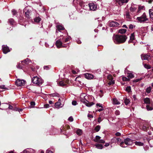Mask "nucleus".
<instances>
[{"instance_id": "44", "label": "nucleus", "mask_w": 153, "mask_h": 153, "mask_svg": "<svg viewBox=\"0 0 153 153\" xmlns=\"http://www.w3.org/2000/svg\"><path fill=\"white\" fill-rule=\"evenodd\" d=\"M0 88L2 89H7L5 87L4 85H0Z\"/></svg>"}, {"instance_id": "51", "label": "nucleus", "mask_w": 153, "mask_h": 153, "mask_svg": "<svg viewBox=\"0 0 153 153\" xmlns=\"http://www.w3.org/2000/svg\"><path fill=\"white\" fill-rule=\"evenodd\" d=\"M50 66H45L44 67V68L45 69L47 70L49 69Z\"/></svg>"}, {"instance_id": "6", "label": "nucleus", "mask_w": 153, "mask_h": 153, "mask_svg": "<svg viewBox=\"0 0 153 153\" xmlns=\"http://www.w3.org/2000/svg\"><path fill=\"white\" fill-rule=\"evenodd\" d=\"M136 20L138 22L144 23L148 20V19L147 18L145 13H144L141 16L137 17Z\"/></svg>"}, {"instance_id": "3", "label": "nucleus", "mask_w": 153, "mask_h": 153, "mask_svg": "<svg viewBox=\"0 0 153 153\" xmlns=\"http://www.w3.org/2000/svg\"><path fill=\"white\" fill-rule=\"evenodd\" d=\"M56 27V33L57 36L58 37L63 36V31L65 30L64 27L61 25H57Z\"/></svg>"}, {"instance_id": "25", "label": "nucleus", "mask_w": 153, "mask_h": 153, "mask_svg": "<svg viewBox=\"0 0 153 153\" xmlns=\"http://www.w3.org/2000/svg\"><path fill=\"white\" fill-rule=\"evenodd\" d=\"M134 143L136 145L139 146H143L144 144L143 143L140 142L136 141Z\"/></svg>"}, {"instance_id": "12", "label": "nucleus", "mask_w": 153, "mask_h": 153, "mask_svg": "<svg viewBox=\"0 0 153 153\" xmlns=\"http://www.w3.org/2000/svg\"><path fill=\"white\" fill-rule=\"evenodd\" d=\"M65 36H64L63 35V36H60L61 38H62V41L63 44L68 42L71 39V37L69 36H68V37L66 36V37Z\"/></svg>"}, {"instance_id": "15", "label": "nucleus", "mask_w": 153, "mask_h": 153, "mask_svg": "<svg viewBox=\"0 0 153 153\" xmlns=\"http://www.w3.org/2000/svg\"><path fill=\"white\" fill-rule=\"evenodd\" d=\"M84 76L86 78L88 79H93L94 78L93 75L89 73L85 74H84Z\"/></svg>"}, {"instance_id": "42", "label": "nucleus", "mask_w": 153, "mask_h": 153, "mask_svg": "<svg viewBox=\"0 0 153 153\" xmlns=\"http://www.w3.org/2000/svg\"><path fill=\"white\" fill-rule=\"evenodd\" d=\"M126 90L128 92H130L131 90V87L130 86L127 87L126 88Z\"/></svg>"}, {"instance_id": "61", "label": "nucleus", "mask_w": 153, "mask_h": 153, "mask_svg": "<svg viewBox=\"0 0 153 153\" xmlns=\"http://www.w3.org/2000/svg\"><path fill=\"white\" fill-rule=\"evenodd\" d=\"M46 153H53L52 151H50L49 150H47L46 151Z\"/></svg>"}, {"instance_id": "56", "label": "nucleus", "mask_w": 153, "mask_h": 153, "mask_svg": "<svg viewBox=\"0 0 153 153\" xmlns=\"http://www.w3.org/2000/svg\"><path fill=\"white\" fill-rule=\"evenodd\" d=\"M77 3H79L81 6H82V5L83 4V2L82 1L80 2L78 1V2H77Z\"/></svg>"}, {"instance_id": "1", "label": "nucleus", "mask_w": 153, "mask_h": 153, "mask_svg": "<svg viewBox=\"0 0 153 153\" xmlns=\"http://www.w3.org/2000/svg\"><path fill=\"white\" fill-rule=\"evenodd\" d=\"M127 38V37L124 35H116L113 36V40L115 44H120L124 42Z\"/></svg>"}, {"instance_id": "5", "label": "nucleus", "mask_w": 153, "mask_h": 153, "mask_svg": "<svg viewBox=\"0 0 153 153\" xmlns=\"http://www.w3.org/2000/svg\"><path fill=\"white\" fill-rule=\"evenodd\" d=\"M133 143V140L128 138L125 139L124 141L121 142L120 145L122 147H126L128 145H131Z\"/></svg>"}, {"instance_id": "53", "label": "nucleus", "mask_w": 153, "mask_h": 153, "mask_svg": "<svg viewBox=\"0 0 153 153\" xmlns=\"http://www.w3.org/2000/svg\"><path fill=\"white\" fill-rule=\"evenodd\" d=\"M72 105H76L77 104V103L76 101H73L72 102Z\"/></svg>"}, {"instance_id": "35", "label": "nucleus", "mask_w": 153, "mask_h": 153, "mask_svg": "<svg viewBox=\"0 0 153 153\" xmlns=\"http://www.w3.org/2000/svg\"><path fill=\"white\" fill-rule=\"evenodd\" d=\"M100 126L99 125H98L95 128L94 130L96 132H98L100 130Z\"/></svg>"}, {"instance_id": "45", "label": "nucleus", "mask_w": 153, "mask_h": 153, "mask_svg": "<svg viewBox=\"0 0 153 153\" xmlns=\"http://www.w3.org/2000/svg\"><path fill=\"white\" fill-rule=\"evenodd\" d=\"M126 17L127 18L130 19V13L128 12H127L126 15Z\"/></svg>"}, {"instance_id": "33", "label": "nucleus", "mask_w": 153, "mask_h": 153, "mask_svg": "<svg viewBox=\"0 0 153 153\" xmlns=\"http://www.w3.org/2000/svg\"><path fill=\"white\" fill-rule=\"evenodd\" d=\"M30 61L29 60V59H28L27 58L26 59H25V60L22 61V62H23L25 63L26 64H27L30 62Z\"/></svg>"}, {"instance_id": "13", "label": "nucleus", "mask_w": 153, "mask_h": 153, "mask_svg": "<svg viewBox=\"0 0 153 153\" xmlns=\"http://www.w3.org/2000/svg\"><path fill=\"white\" fill-rule=\"evenodd\" d=\"M2 49L3 53L4 54H6L10 51L8 47L5 45H3L2 46Z\"/></svg>"}, {"instance_id": "63", "label": "nucleus", "mask_w": 153, "mask_h": 153, "mask_svg": "<svg viewBox=\"0 0 153 153\" xmlns=\"http://www.w3.org/2000/svg\"><path fill=\"white\" fill-rule=\"evenodd\" d=\"M88 116L89 118H93V115H91V114H88Z\"/></svg>"}, {"instance_id": "31", "label": "nucleus", "mask_w": 153, "mask_h": 153, "mask_svg": "<svg viewBox=\"0 0 153 153\" xmlns=\"http://www.w3.org/2000/svg\"><path fill=\"white\" fill-rule=\"evenodd\" d=\"M144 124L145 126H147L149 127V123L148 121H144L141 123V125Z\"/></svg>"}, {"instance_id": "49", "label": "nucleus", "mask_w": 153, "mask_h": 153, "mask_svg": "<svg viewBox=\"0 0 153 153\" xmlns=\"http://www.w3.org/2000/svg\"><path fill=\"white\" fill-rule=\"evenodd\" d=\"M68 120L70 122H72L73 121V117L72 116L69 117L68 119Z\"/></svg>"}, {"instance_id": "55", "label": "nucleus", "mask_w": 153, "mask_h": 153, "mask_svg": "<svg viewBox=\"0 0 153 153\" xmlns=\"http://www.w3.org/2000/svg\"><path fill=\"white\" fill-rule=\"evenodd\" d=\"M134 26L133 25L131 24L129 25V28L130 29H132L133 28Z\"/></svg>"}, {"instance_id": "41", "label": "nucleus", "mask_w": 153, "mask_h": 153, "mask_svg": "<svg viewBox=\"0 0 153 153\" xmlns=\"http://www.w3.org/2000/svg\"><path fill=\"white\" fill-rule=\"evenodd\" d=\"M144 67L147 69H149L151 68V67L148 65L145 64L144 65Z\"/></svg>"}, {"instance_id": "18", "label": "nucleus", "mask_w": 153, "mask_h": 153, "mask_svg": "<svg viewBox=\"0 0 153 153\" xmlns=\"http://www.w3.org/2000/svg\"><path fill=\"white\" fill-rule=\"evenodd\" d=\"M108 78L109 79H111V80L108 83V84L109 85H111L112 84H114V81H113L112 80V76L111 75H109L108 76Z\"/></svg>"}, {"instance_id": "50", "label": "nucleus", "mask_w": 153, "mask_h": 153, "mask_svg": "<svg viewBox=\"0 0 153 153\" xmlns=\"http://www.w3.org/2000/svg\"><path fill=\"white\" fill-rule=\"evenodd\" d=\"M130 10L132 12L136 10V8L135 7H131L130 8Z\"/></svg>"}, {"instance_id": "47", "label": "nucleus", "mask_w": 153, "mask_h": 153, "mask_svg": "<svg viewBox=\"0 0 153 153\" xmlns=\"http://www.w3.org/2000/svg\"><path fill=\"white\" fill-rule=\"evenodd\" d=\"M12 14L14 15H15L17 13L16 11V10H12Z\"/></svg>"}, {"instance_id": "27", "label": "nucleus", "mask_w": 153, "mask_h": 153, "mask_svg": "<svg viewBox=\"0 0 153 153\" xmlns=\"http://www.w3.org/2000/svg\"><path fill=\"white\" fill-rule=\"evenodd\" d=\"M101 138V137L100 136H96L95 138L94 139V141L95 142L98 143Z\"/></svg>"}, {"instance_id": "54", "label": "nucleus", "mask_w": 153, "mask_h": 153, "mask_svg": "<svg viewBox=\"0 0 153 153\" xmlns=\"http://www.w3.org/2000/svg\"><path fill=\"white\" fill-rule=\"evenodd\" d=\"M115 114L116 115H119L120 114V112L119 110H116L115 111Z\"/></svg>"}, {"instance_id": "14", "label": "nucleus", "mask_w": 153, "mask_h": 153, "mask_svg": "<svg viewBox=\"0 0 153 153\" xmlns=\"http://www.w3.org/2000/svg\"><path fill=\"white\" fill-rule=\"evenodd\" d=\"M55 106L57 108H59L62 107L63 105H62L61 103V99L60 98L58 99V101L55 103Z\"/></svg>"}, {"instance_id": "36", "label": "nucleus", "mask_w": 153, "mask_h": 153, "mask_svg": "<svg viewBox=\"0 0 153 153\" xmlns=\"http://www.w3.org/2000/svg\"><path fill=\"white\" fill-rule=\"evenodd\" d=\"M142 128L144 131H146L147 130V128L149 127L147 126H145L144 124L142 125Z\"/></svg>"}, {"instance_id": "40", "label": "nucleus", "mask_w": 153, "mask_h": 153, "mask_svg": "<svg viewBox=\"0 0 153 153\" xmlns=\"http://www.w3.org/2000/svg\"><path fill=\"white\" fill-rule=\"evenodd\" d=\"M123 80L124 81H129V78L123 76L122 77Z\"/></svg>"}, {"instance_id": "19", "label": "nucleus", "mask_w": 153, "mask_h": 153, "mask_svg": "<svg viewBox=\"0 0 153 153\" xmlns=\"http://www.w3.org/2000/svg\"><path fill=\"white\" fill-rule=\"evenodd\" d=\"M149 13L150 18L153 20V9H149Z\"/></svg>"}, {"instance_id": "20", "label": "nucleus", "mask_w": 153, "mask_h": 153, "mask_svg": "<svg viewBox=\"0 0 153 153\" xmlns=\"http://www.w3.org/2000/svg\"><path fill=\"white\" fill-rule=\"evenodd\" d=\"M143 101L147 105L150 104V99L148 98H144Z\"/></svg>"}, {"instance_id": "10", "label": "nucleus", "mask_w": 153, "mask_h": 153, "mask_svg": "<svg viewBox=\"0 0 153 153\" xmlns=\"http://www.w3.org/2000/svg\"><path fill=\"white\" fill-rule=\"evenodd\" d=\"M87 7H89L90 10H91L94 11L97 9V6L94 3H91L88 4V6L86 5Z\"/></svg>"}, {"instance_id": "34", "label": "nucleus", "mask_w": 153, "mask_h": 153, "mask_svg": "<svg viewBox=\"0 0 153 153\" xmlns=\"http://www.w3.org/2000/svg\"><path fill=\"white\" fill-rule=\"evenodd\" d=\"M152 90V88L151 86L148 87L146 89V92L148 93H149Z\"/></svg>"}, {"instance_id": "4", "label": "nucleus", "mask_w": 153, "mask_h": 153, "mask_svg": "<svg viewBox=\"0 0 153 153\" xmlns=\"http://www.w3.org/2000/svg\"><path fill=\"white\" fill-rule=\"evenodd\" d=\"M33 83L37 85H40L43 82V80L41 77L37 76L33 77L32 79Z\"/></svg>"}, {"instance_id": "39", "label": "nucleus", "mask_w": 153, "mask_h": 153, "mask_svg": "<svg viewBox=\"0 0 153 153\" xmlns=\"http://www.w3.org/2000/svg\"><path fill=\"white\" fill-rule=\"evenodd\" d=\"M116 140L117 142H120L121 141L120 138H114L112 140Z\"/></svg>"}, {"instance_id": "58", "label": "nucleus", "mask_w": 153, "mask_h": 153, "mask_svg": "<svg viewBox=\"0 0 153 153\" xmlns=\"http://www.w3.org/2000/svg\"><path fill=\"white\" fill-rule=\"evenodd\" d=\"M30 105H31L34 106L35 105V103L34 102H30Z\"/></svg>"}, {"instance_id": "21", "label": "nucleus", "mask_w": 153, "mask_h": 153, "mask_svg": "<svg viewBox=\"0 0 153 153\" xmlns=\"http://www.w3.org/2000/svg\"><path fill=\"white\" fill-rule=\"evenodd\" d=\"M26 9H24V11L25 13V14L26 15V17L27 18H29L30 17L29 16V14L30 12V11L29 10H27L26 11Z\"/></svg>"}, {"instance_id": "46", "label": "nucleus", "mask_w": 153, "mask_h": 153, "mask_svg": "<svg viewBox=\"0 0 153 153\" xmlns=\"http://www.w3.org/2000/svg\"><path fill=\"white\" fill-rule=\"evenodd\" d=\"M59 84L60 86H64L65 85L63 82L62 81H60L59 83Z\"/></svg>"}, {"instance_id": "8", "label": "nucleus", "mask_w": 153, "mask_h": 153, "mask_svg": "<svg viewBox=\"0 0 153 153\" xmlns=\"http://www.w3.org/2000/svg\"><path fill=\"white\" fill-rule=\"evenodd\" d=\"M26 82L23 79H18L16 81V85L18 86H24Z\"/></svg>"}, {"instance_id": "59", "label": "nucleus", "mask_w": 153, "mask_h": 153, "mask_svg": "<svg viewBox=\"0 0 153 153\" xmlns=\"http://www.w3.org/2000/svg\"><path fill=\"white\" fill-rule=\"evenodd\" d=\"M44 107L45 108H48L49 107V105L48 104H46L44 105Z\"/></svg>"}, {"instance_id": "52", "label": "nucleus", "mask_w": 153, "mask_h": 153, "mask_svg": "<svg viewBox=\"0 0 153 153\" xmlns=\"http://www.w3.org/2000/svg\"><path fill=\"white\" fill-rule=\"evenodd\" d=\"M105 142L103 140L100 139L98 143H105Z\"/></svg>"}, {"instance_id": "7", "label": "nucleus", "mask_w": 153, "mask_h": 153, "mask_svg": "<svg viewBox=\"0 0 153 153\" xmlns=\"http://www.w3.org/2000/svg\"><path fill=\"white\" fill-rule=\"evenodd\" d=\"M56 44L58 48L66 47L65 45L62 42L61 38L56 41Z\"/></svg>"}, {"instance_id": "48", "label": "nucleus", "mask_w": 153, "mask_h": 153, "mask_svg": "<svg viewBox=\"0 0 153 153\" xmlns=\"http://www.w3.org/2000/svg\"><path fill=\"white\" fill-rule=\"evenodd\" d=\"M96 106H99V107H101V108H103L102 105L100 103H97L96 104Z\"/></svg>"}, {"instance_id": "16", "label": "nucleus", "mask_w": 153, "mask_h": 153, "mask_svg": "<svg viewBox=\"0 0 153 153\" xmlns=\"http://www.w3.org/2000/svg\"><path fill=\"white\" fill-rule=\"evenodd\" d=\"M129 0H118L117 2L120 5H122L123 4L127 3Z\"/></svg>"}, {"instance_id": "43", "label": "nucleus", "mask_w": 153, "mask_h": 153, "mask_svg": "<svg viewBox=\"0 0 153 153\" xmlns=\"http://www.w3.org/2000/svg\"><path fill=\"white\" fill-rule=\"evenodd\" d=\"M9 22L10 24L13 25L14 22V20L12 19H10L9 20Z\"/></svg>"}, {"instance_id": "11", "label": "nucleus", "mask_w": 153, "mask_h": 153, "mask_svg": "<svg viewBox=\"0 0 153 153\" xmlns=\"http://www.w3.org/2000/svg\"><path fill=\"white\" fill-rule=\"evenodd\" d=\"M141 57L143 60H149L150 59V56L149 54H142L141 55Z\"/></svg>"}, {"instance_id": "37", "label": "nucleus", "mask_w": 153, "mask_h": 153, "mask_svg": "<svg viewBox=\"0 0 153 153\" xmlns=\"http://www.w3.org/2000/svg\"><path fill=\"white\" fill-rule=\"evenodd\" d=\"M51 96L53 97H59V95L57 93L52 94H51Z\"/></svg>"}, {"instance_id": "23", "label": "nucleus", "mask_w": 153, "mask_h": 153, "mask_svg": "<svg viewBox=\"0 0 153 153\" xmlns=\"http://www.w3.org/2000/svg\"><path fill=\"white\" fill-rule=\"evenodd\" d=\"M135 39V36L134 35V33H132L131 34V36H130V40L129 41V42H132L133 40Z\"/></svg>"}, {"instance_id": "60", "label": "nucleus", "mask_w": 153, "mask_h": 153, "mask_svg": "<svg viewBox=\"0 0 153 153\" xmlns=\"http://www.w3.org/2000/svg\"><path fill=\"white\" fill-rule=\"evenodd\" d=\"M102 120L101 119V117H99L98 120V122L99 123H100L102 121Z\"/></svg>"}, {"instance_id": "62", "label": "nucleus", "mask_w": 153, "mask_h": 153, "mask_svg": "<svg viewBox=\"0 0 153 153\" xmlns=\"http://www.w3.org/2000/svg\"><path fill=\"white\" fill-rule=\"evenodd\" d=\"M17 67L18 68H22V67L19 64H17Z\"/></svg>"}, {"instance_id": "9", "label": "nucleus", "mask_w": 153, "mask_h": 153, "mask_svg": "<svg viewBox=\"0 0 153 153\" xmlns=\"http://www.w3.org/2000/svg\"><path fill=\"white\" fill-rule=\"evenodd\" d=\"M108 25L110 27H119L120 25V24L118 22L114 21L109 22H108Z\"/></svg>"}, {"instance_id": "2", "label": "nucleus", "mask_w": 153, "mask_h": 153, "mask_svg": "<svg viewBox=\"0 0 153 153\" xmlns=\"http://www.w3.org/2000/svg\"><path fill=\"white\" fill-rule=\"evenodd\" d=\"M88 96L85 94H82L80 96V100L81 102L84 103L85 105L88 107H91L93 105L94 103L92 102H89L87 100Z\"/></svg>"}, {"instance_id": "24", "label": "nucleus", "mask_w": 153, "mask_h": 153, "mask_svg": "<svg viewBox=\"0 0 153 153\" xmlns=\"http://www.w3.org/2000/svg\"><path fill=\"white\" fill-rule=\"evenodd\" d=\"M96 147L98 149H102L103 148L102 145V144H96L95 145Z\"/></svg>"}, {"instance_id": "17", "label": "nucleus", "mask_w": 153, "mask_h": 153, "mask_svg": "<svg viewBox=\"0 0 153 153\" xmlns=\"http://www.w3.org/2000/svg\"><path fill=\"white\" fill-rule=\"evenodd\" d=\"M112 103L114 105H119L120 104V102L116 98H115L113 99Z\"/></svg>"}, {"instance_id": "57", "label": "nucleus", "mask_w": 153, "mask_h": 153, "mask_svg": "<svg viewBox=\"0 0 153 153\" xmlns=\"http://www.w3.org/2000/svg\"><path fill=\"white\" fill-rule=\"evenodd\" d=\"M115 135L117 136H120L121 135V134L119 132H117L116 133Z\"/></svg>"}, {"instance_id": "29", "label": "nucleus", "mask_w": 153, "mask_h": 153, "mask_svg": "<svg viewBox=\"0 0 153 153\" xmlns=\"http://www.w3.org/2000/svg\"><path fill=\"white\" fill-rule=\"evenodd\" d=\"M124 102L126 105H128L130 102L129 100L126 98H124Z\"/></svg>"}, {"instance_id": "26", "label": "nucleus", "mask_w": 153, "mask_h": 153, "mask_svg": "<svg viewBox=\"0 0 153 153\" xmlns=\"http://www.w3.org/2000/svg\"><path fill=\"white\" fill-rule=\"evenodd\" d=\"M126 31V30L124 29H122L119 30L118 32L121 34L125 33Z\"/></svg>"}, {"instance_id": "64", "label": "nucleus", "mask_w": 153, "mask_h": 153, "mask_svg": "<svg viewBox=\"0 0 153 153\" xmlns=\"http://www.w3.org/2000/svg\"><path fill=\"white\" fill-rule=\"evenodd\" d=\"M13 108V107L12 106L9 105V106L8 107V108L9 109H12Z\"/></svg>"}, {"instance_id": "30", "label": "nucleus", "mask_w": 153, "mask_h": 153, "mask_svg": "<svg viewBox=\"0 0 153 153\" xmlns=\"http://www.w3.org/2000/svg\"><path fill=\"white\" fill-rule=\"evenodd\" d=\"M76 133L79 135H81L82 134V131L81 129H78L76 131Z\"/></svg>"}, {"instance_id": "32", "label": "nucleus", "mask_w": 153, "mask_h": 153, "mask_svg": "<svg viewBox=\"0 0 153 153\" xmlns=\"http://www.w3.org/2000/svg\"><path fill=\"white\" fill-rule=\"evenodd\" d=\"M146 108L148 111L152 110L153 109V107L152 106H150L149 105H147Z\"/></svg>"}, {"instance_id": "38", "label": "nucleus", "mask_w": 153, "mask_h": 153, "mask_svg": "<svg viewBox=\"0 0 153 153\" xmlns=\"http://www.w3.org/2000/svg\"><path fill=\"white\" fill-rule=\"evenodd\" d=\"M143 79V78H140L137 79H134V82H139V81H141V80H142Z\"/></svg>"}, {"instance_id": "22", "label": "nucleus", "mask_w": 153, "mask_h": 153, "mask_svg": "<svg viewBox=\"0 0 153 153\" xmlns=\"http://www.w3.org/2000/svg\"><path fill=\"white\" fill-rule=\"evenodd\" d=\"M127 77L130 80L131 79H132L134 77V76L132 73L130 72L127 73Z\"/></svg>"}, {"instance_id": "28", "label": "nucleus", "mask_w": 153, "mask_h": 153, "mask_svg": "<svg viewBox=\"0 0 153 153\" xmlns=\"http://www.w3.org/2000/svg\"><path fill=\"white\" fill-rule=\"evenodd\" d=\"M34 20L35 22L38 23L41 20V19L39 17H36L34 18Z\"/></svg>"}]
</instances>
